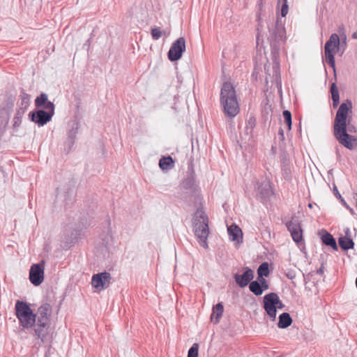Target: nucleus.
Instances as JSON below:
<instances>
[{
  "instance_id": "nucleus-1",
  "label": "nucleus",
  "mask_w": 357,
  "mask_h": 357,
  "mask_svg": "<svg viewBox=\"0 0 357 357\" xmlns=\"http://www.w3.org/2000/svg\"><path fill=\"white\" fill-rule=\"evenodd\" d=\"M352 112V102L347 99L340 104L333 123V135L336 140L349 150L357 145V137L349 134L356 132V127L347 121L349 113Z\"/></svg>"
},
{
  "instance_id": "nucleus-2",
  "label": "nucleus",
  "mask_w": 357,
  "mask_h": 357,
  "mask_svg": "<svg viewBox=\"0 0 357 357\" xmlns=\"http://www.w3.org/2000/svg\"><path fill=\"white\" fill-rule=\"evenodd\" d=\"M268 41L271 47V57L273 61L272 75L268 73V67L265 66L266 73L272 77V82H275L277 86L281 88L280 53V47L286 40L285 28L282 22L277 20L275 23L268 24Z\"/></svg>"
},
{
  "instance_id": "nucleus-3",
  "label": "nucleus",
  "mask_w": 357,
  "mask_h": 357,
  "mask_svg": "<svg viewBox=\"0 0 357 357\" xmlns=\"http://www.w3.org/2000/svg\"><path fill=\"white\" fill-rule=\"evenodd\" d=\"M220 104L224 114L230 119L235 117L239 113L240 107L236 91L231 83L229 82H224L221 88Z\"/></svg>"
},
{
  "instance_id": "nucleus-4",
  "label": "nucleus",
  "mask_w": 357,
  "mask_h": 357,
  "mask_svg": "<svg viewBox=\"0 0 357 357\" xmlns=\"http://www.w3.org/2000/svg\"><path fill=\"white\" fill-rule=\"evenodd\" d=\"M194 232L200 245L208 248L206 242L208 234V220L206 214L201 209H197L193 218Z\"/></svg>"
},
{
  "instance_id": "nucleus-5",
  "label": "nucleus",
  "mask_w": 357,
  "mask_h": 357,
  "mask_svg": "<svg viewBox=\"0 0 357 357\" xmlns=\"http://www.w3.org/2000/svg\"><path fill=\"white\" fill-rule=\"evenodd\" d=\"M15 314L20 324L24 328H31L36 321V315L33 313L29 305L22 301H17L15 303Z\"/></svg>"
},
{
  "instance_id": "nucleus-6",
  "label": "nucleus",
  "mask_w": 357,
  "mask_h": 357,
  "mask_svg": "<svg viewBox=\"0 0 357 357\" xmlns=\"http://www.w3.org/2000/svg\"><path fill=\"white\" fill-rule=\"evenodd\" d=\"M340 47V40L337 33L331 35L329 39L324 45L325 59L328 64L335 72V53L339 51Z\"/></svg>"
},
{
  "instance_id": "nucleus-7",
  "label": "nucleus",
  "mask_w": 357,
  "mask_h": 357,
  "mask_svg": "<svg viewBox=\"0 0 357 357\" xmlns=\"http://www.w3.org/2000/svg\"><path fill=\"white\" fill-rule=\"evenodd\" d=\"M264 308L272 321L276 319L277 309H283L284 305L276 293L271 292L264 296Z\"/></svg>"
},
{
  "instance_id": "nucleus-8",
  "label": "nucleus",
  "mask_w": 357,
  "mask_h": 357,
  "mask_svg": "<svg viewBox=\"0 0 357 357\" xmlns=\"http://www.w3.org/2000/svg\"><path fill=\"white\" fill-rule=\"evenodd\" d=\"M185 50V40L183 37H180L172 44L169 48L167 54L169 60L171 61L179 60Z\"/></svg>"
},
{
  "instance_id": "nucleus-9",
  "label": "nucleus",
  "mask_w": 357,
  "mask_h": 357,
  "mask_svg": "<svg viewBox=\"0 0 357 357\" xmlns=\"http://www.w3.org/2000/svg\"><path fill=\"white\" fill-rule=\"evenodd\" d=\"M45 261L42 260L38 264H34L29 270V280L31 282L38 286L44 280Z\"/></svg>"
},
{
  "instance_id": "nucleus-10",
  "label": "nucleus",
  "mask_w": 357,
  "mask_h": 357,
  "mask_svg": "<svg viewBox=\"0 0 357 357\" xmlns=\"http://www.w3.org/2000/svg\"><path fill=\"white\" fill-rule=\"evenodd\" d=\"M286 227L296 243H298L303 241V230L297 217L292 216L291 220L286 222Z\"/></svg>"
},
{
  "instance_id": "nucleus-11",
  "label": "nucleus",
  "mask_w": 357,
  "mask_h": 357,
  "mask_svg": "<svg viewBox=\"0 0 357 357\" xmlns=\"http://www.w3.org/2000/svg\"><path fill=\"white\" fill-rule=\"evenodd\" d=\"M112 276L108 272H102L94 274L91 279V285L96 289H106L111 284Z\"/></svg>"
},
{
  "instance_id": "nucleus-12",
  "label": "nucleus",
  "mask_w": 357,
  "mask_h": 357,
  "mask_svg": "<svg viewBox=\"0 0 357 357\" xmlns=\"http://www.w3.org/2000/svg\"><path fill=\"white\" fill-rule=\"evenodd\" d=\"M29 118L38 126H43L51 121L52 116L45 109H36L29 112Z\"/></svg>"
},
{
  "instance_id": "nucleus-13",
  "label": "nucleus",
  "mask_w": 357,
  "mask_h": 357,
  "mask_svg": "<svg viewBox=\"0 0 357 357\" xmlns=\"http://www.w3.org/2000/svg\"><path fill=\"white\" fill-rule=\"evenodd\" d=\"M243 270L244 272L242 274L236 273L234 276L236 284L241 288L250 284L254 278V272L250 268L246 266Z\"/></svg>"
},
{
  "instance_id": "nucleus-14",
  "label": "nucleus",
  "mask_w": 357,
  "mask_h": 357,
  "mask_svg": "<svg viewBox=\"0 0 357 357\" xmlns=\"http://www.w3.org/2000/svg\"><path fill=\"white\" fill-rule=\"evenodd\" d=\"M70 129L68 131V137L65 142V145L68 147L69 151L75 142L77 134L79 128V123L77 121H73L69 123Z\"/></svg>"
},
{
  "instance_id": "nucleus-15",
  "label": "nucleus",
  "mask_w": 357,
  "mask_h": 357,
  "mask_svg": "<svg viewBox=\"0 0 357 357\" xmlns=\"http://www.w3.org/2000/svg\"><path fill=\"white\" fill-rule=\"evenodd\" d=\"M52 312V306L49 303H45L42 305L38 309V318L37 320L38 322H47L49 323V317L50 316Z\"/></svg>"
},
{
  "instance_id": "nucleus-16",
  "label": "nucleus",
  "mask_w": 357,
  "mask_h": 357,
  "mask_svg": "<svg viewBox=\"0 0 357 357\" xmlns=\"http://www.w3.org/2000/svg\"><path fill=\"white\" fill-rule=\"evenodd\" d=\"M257 192L261 199H266L268 198L272 195L270 183L268 181H264L261 183H258Z\"/></svg>"
},
{
  "instance_id": "nucleus-17",
  "label": "nucleus",
  "mask_w": 357,
  "mask_h": 357,
  "mask_svg": "<svg viewBox=\"0 0 357 357\" xmlns=\"http://www.w3.org/2000/svg\"><path fill=\"white\" fill-rule=\"evenodd\" d=\"M320 234H321V238L324 244L330 246L334 250H337L338 248L336 241L330 233L323 229Z\"/></svg>"
},
{
  "instance_id": "nucleus-18",
  "label": "nucleus",
  "mask_w": 357,
  "mask_h": 357,
  "mask_svg": "<svg viewBox=\"0 0 357 357\" xmlns=\"http://www.w3.org/2000/svg\"><path fill=\"white\" fill-rule=\"evenodd\" d=\"M35 333L37 337L40 339L43 342L44 338L47 334V330L49 328V323L47 322H38L36 321Z\"/></svg>"
},
{
  "instance_id": "nucleus-19",
  "label": "nucleus",
  "mask_w": 357,
  "mask_h": 357,
  "mask_svg": "<svg viewBox=\"0 0 357 357\" xmlns=\"http://www.w3.org/2000/svg\"><path fill=\"white\" fill-rule=\"evenodd\" d=\"M278 327L280 328H287L292 324V318L288 312H283L279 316Z\"/></svg>"
},
{
  "instance_id": "nucleus-20",
  "label": "nucleus",
  "mask_w": 357,
  "mask_h": 357,
  "mask_svg": "<svg viewBox=\"0 0 357 357\" xmlns=\"http://www.w3.org/2000/svg\"><path fill=\"white\" fill-rule=\"evenodd\" d=\"M338 243L341 249L344 251L354 248V242L351 237L341 236L338 238Z\"/></svg>"
},
{
  "instance_id": "nucleus-21",
  "label": "nucleus",
  "mask_w": 357,
  "mask_h": 357,
  "mask_svg": "<svg viewBox=\"0 0 357 357\" xmlns=\"http://www.w3.org/2000/svg\"><path fill=\"white\" fill-rule=\"evenodd\" d=\"M224 311V307L222 303H218L213 307V312L211 316V320L215 319V323L218 324L220 321V319Z\"/></svg>"
},
{
  "instance_id": "nucleus-22",
  "label": "nucleus",
  "mask_w": 357,
  "mask_h": 357,
  "mask_svg": "<svg viewBox=\"0 0 357 357\" xmlns=\"http://www.w3.org/2000/svg\"><path fill=\"white\" fill-rule=\"evenodd\" d=\"M227 231L230 238L234 241H238L239 238L242 236L241 229L236 225L228 227Z\"/></svg>"
},
{
  "instance_id": "nucleus-23",
  "label": "nucleus",
  "mask_w": 357,
  "mask_h": 357,
  "mask_svg": "<svg viewBox=\"0 0 357 357\" xmlns=\"http://www.w3.org/2000/svg\"><path fill=\"white\" fill-rule=\"evenodd\" d=\"M181 187L185 190L194 192L197 187L195 178L191 176L185 178L181 183Z\"/></svg>"
},
{
  "instance_id": "nucleus-24",
  "label": "nucleus",
  "mask_w": 357,
  "mask_h": 357,
  "mask_svg": "<svg viewBox=\"0 0 357 357\" xmlns=\"http://www.w3.org/2000/svg\"><path fill=\"white\" fill-rule=\"evenodd\" d=\"M331 93L333 100V107L336 108L340 104V95L335 83H332L331 85Z\"/></svg>"
},
{
  "instance_id": "nucleus-25",
  "label": "nucleus",
  "mask_w": 357,
  "mask_h": 357,
  "mask_svg": "<svg viewBox=\"0 0 357 357\" xmlns=\"http://www.w3.org/2000/svg\"><path fill=\"white\" fill-rule=\"evenodd\" d=\"M174 161L171 156L162 157L159 160V167L162 169H169L173 167Z\"/></svg>"
},
{
  "instance_id": "nucleus-26",
  "label": "nucleus",
  "mask_w": 357,
  "mask_h": 357,
  "mask_svg": "<svg viewBox=\"0 0 357 357\" xmlns=\"http://www.w3.org/2000/svg\"><path fill=\"white\" fill-rule=\"evenodd\" d=\"M269 265L268 262H263L259 265L257 268V278H260L262 279L264 277H268L269 275Z\"/></svg>"
},
{
  "instance_id": "nucleus-27",
  "label": "nucleus",
  "mask_w": 357,
  "mask_h": 357,
  "mask_svg": "<svg viewBox=\"0 0 357 357\" xmlns=\"http://www.w3.org/2000/svg\"><path fill=\"white\" fill-rule=\"evenodd\" d=\"M249 289L250 291L257 296H261L264 292V290L261 287L259 282L256 280L251 281V282L249 284Z\"/></svg>"
},
{
  "instance_id": "nucleus-28",
  "label": "nucleus",
  "mask_w": 357,
  "mask_h": 357,
  "mask_svg": "<svg viewBox=\"0 0 357 357\" xmlns=\"http://www.w3.org/2000/svg\"><path fill=\"white\" fill-rule=\"evenodd\" d=\"M48 100V96L45 93H41L35 100V105L36 107H42Z\"/></svg>"
},
{
  "instance_id": "nucleus-29",
  "label": "nucleus",
  "mask_w": 357,
  "mask_h": 357,
  "mask_svg": "<svg viewBox=\"0 0 357 357\" xmlns=\"http://www.w3.org/2000/svg\"><path fill=\"white\" fill-rule=\"evenodd\" d=\"M333 193L335 195V196L341 202V203L343 204V206L347 208L351 213H353L354 212V210L353 208H351L347 204V202H345V200L344 199V198L341 196V195L340 194L336 185H334L333 186Z\"/></svg>"
},
{
  "instance_id": "nucleus-30",
  "label": "nucleus",
  "mask_w": 357,
  "mask_h": 357,
  "mask_svg": "<svg viewBox=\"0 0 357 357\" xmlns=\"http://www.w3.org/2000/svg\"><path fill=\"white\" fill-rule=\"evenodd\" d=\"M21 105L24 109H26L30 103V96L22 91L20 93Z\"/></svg>"
},
{
  "instance_id": "nucleus-31",
  "label": "nucleus",
  "mask_w": 357,
  "mask_h": 357,
  "mask_svg": "<svg viewBox=\"0 0 357 357\" xmlns=\"http://www.w3.org/2000/svg\"><path fill=\"white\" fill-rule=\"evenodd\" d=\"M284 120L287 126H288V129H291L292 121H291V114L289 110H284L282 112Z\"/></svg>"
},
{
  "instance_id": "nucleus-32",
  "label": "nucleus",
  "mask_w": 357,
  "mask_h": 357,
  "mask_svg": "<svg viewBox=\"0 0 357 357\" xmlns=\"http://www.w3.org/2000/svg\"><path fill=\"white\" fill-rule=\"evenodd\" d=\"M42 107H43L46 112H47L52 116H54L55 106L52 102L47 100Z\"/></svg>"
},
{
  "instance_id": "nucleus-33",
  "label": "nucleus",
  "mask_w": 357,
  "mask_h": 357,
  "mask_svg": "<svg viewBox=\"0 0 357 357\" xmlns=\"http://www.w3.org/2000/svg\"><path fill=\"white\" fill-rule=\"evenodd\" d=\"M165 32L162 31L160 27H153L151 29V34L153 40H158Z\"/></svg>"
},
{
  "instance_id": "nucleus-34",
  "label": "nucleus",
  "mask_w": 357,
  "mask_h": 357,
  "mask_svg": "<svg viewBox=\"0 0 357 357\" xmlns=\"http://www.w3.org/2000/svg\"><path fill=\"white\" fill-rule=\"evenodd\" d=\"M199 344L194 343L188 352V357H198Z\"/></svg>"
},
{
  "instance_id": "nucleus-35",
  "label": "nucleus",
  "mask_w": 357,
  "mask_h": 357,
  "mask_svg": "<svg viewBox=\"0 0 357 357\" xmlns=\"http://www.w3.org/2000/svg\"><path fill=\"white\" fill-rule=\"evenodd\" d=\"M281 2H282V6H281V16L284 17L287 15V14L288 13L289 6L287 4V0H278V5Z\"/></svg>"
},
{
  "instance_id": "nucleus-36",
  "label": "nucleus",
  "mask_w": 357,
  "mask_h": 357,
  "mask_svg": "<svg viewBox=\"0 0 357 357\" xmlns=\"http://www.w3.org/2000/svg\"><path fill=\"white\" fill-rule=\"evenodd\" d=\"M283 176L284 179L289 180L291 178V169L288 164H284L282 167Z\"/></svg>"
},
{
  "instance_id": "nucleus-37",
  "label": "nucleus",
  "mask_w": 357,
  "mask_h": 357,
  "mask_svg": "<svg viewBox=\"0 0 357 357\" xmlns=\"http://www.w3.org/2000/svg\"><path fill=\"white\" fill-rule=\"evenodd\" d=\"M259 282V284L261 287L263 289V290H267L269 288L268 283L267 280L263 277L262 279L260 278H257V280Z\"/></svg>"
},
{
  "instance_id": "nucleus-38",
  "label": "nucleus",
  "mask_w": 357,
  "mask_h": 357,
  "mask_svg": "<svg viewBox=\"0 0 357 357\" xmlns=\"http://www.w3.org/2000/svg\"><path fill=\"white\" fill-rule=\"evenodd\" d=\"M257 6L258 8V12L257 13V21L259 22L261 20V11H262V8H263L262 0H258Z\"/></svg>"
},
{
  "instance_id": "nucleus-39",
  "label": "nucleus",
  "mask_w": 357,
  "mask_h": 357,
  "mask_svg": "<svg viewBox=\"0 0 357 357\" xmlns=\"http://www.w3.org/2000/svg\"><path fill=\"white\" fill-rule=\"evenodd\" d=\"M22 123L21 116H15L13 118V128L17 129Z\"/></svg>"
},
{
  "instance_id": "nucleus-40",
  "label": "nucleus",
  "mask_w": 357,
  "mask_h": 357,
  "mask_svg": "<svg viewBox=\"0 0 357 357\" xmlns=\"http://www.w3.org/2000/svg\"><path fill=\"white\" fill-rule=\"evenodd\" d=\"M286 276L287 278L290 280H293L296 277V273L293 271H289L287 273H286Z\"/></svg>"
},
{
  "instance_id": "nucleus-41",
  "label": "nucleus",
  "mask_w": 357,
  "mask_h": 357,
  "mask_svg": "<svg viewBox=\"0 0 357 357\" xmlns=\"http://www.w3.org/2000/svg\"><path fill=\"white\" fill-rule=\"evenodd\" d=\"M73 195V189H69L68 191L66 192V195H65V199H71V197Z\"/></svg>"
},
{
  "instance_id": "nucleus-42",
  "label": "nucleus",
  "mask_w": 357,
  "mask_h": 357,
  "mask_svg": "<svg viewBox=\"0 0 357 357\" xmlns=\"http://www.w3.org/2000/svg\"><path fill=\"white\" fill-rule=\"evenodd\" d=\"M25 110L26 109H24L23 107H20V109L17 111L15 116H21L22 119Z\"/></svg>"
},
{
  "instance_id": "nucleus-43",
  "label": "nucleus",
  "mask_w": 357,
  "mask_h": 357,
  "mask_svg": "<svg viewBox=\"0 0 357 357\" xmlns=\"http://www.w3.org/2000/svg\"><path fill=\"white\" fill-rule=\"evenodd\" d=\"M344 231V234H345V236L344 237H351V231H350V229L349 227L345 228Z\"/></svg>"
},
{
  "instance_id": "nucleus-44",
  "label": "nucleus",
  "mask_w": 357,
  "mask_h": 357,
  "mask_svg": "<svg viewBox=\"0 0 357 357\" xmlns=\"http://www.w3.org/2000/svg\"><path fill=\"white\" fill-rule=\"evenodd\" d=\"M317 273L318 275H323V273H324V264H321V266L319 269H317Z\"/></svg>"
},
{
  "instance_id": "nucleus-45",
  "label": "nucleus",
  "mask_w": 357,
  "mask_h": 357,
  "mask_svg": "<svg viewBox=\"0 0 357 357\" xmlns=\"http://www.w3.org/2000/svg\"><path fill=\"white\" fill-rule=\"evenodd\" d=\"M278 135L281 137V139L283 140L284 139V130L282 128H280L278 130Z\"/></svg>"
},
{
  "instance_id": "nucleus-46",
  "label": "nucleus",
  "mask_w": 357,
  "mask_h": 357,
  "mask_svg": "<svg viewBox=\"0 0 357 357\" xmlns=\"http://www.w3.org/2000/svg\"><path fill=\"white\" fill-rule=\"evenodd\" d=\"M352 38H354V39H357V31L356 32H354L353 34H352Z\"/></svg>"
},
{
  "instance_id": "nucleus-47",
  "label": "nucleus",
  "mask_w": 357,
  "mask_h": 357,
  "mask_svg": "<svg viewBox=\"0 0 357 357\" xmlns=\"http://www.w3.org/2000/svg\"><path fill=\"white\" fill-rule=\"evenodd\" d=\"M86 45L89 46V45H90V39H88L86 43L84 44V45Z\"/></svg>"
},
{
  "instance_id": "nucleus-48",
  "label": "nucleus",
  "mask_w": 357,
  "mask_h": 357,
  "mask_svg": "<svg viewBox=\"0 0 357 357\" xmlns=\"http://www.w3.org/2000/svg\"><path fill=\"white\" fill-rule=\"evenodd\" d=\"M312 206H313V205H312V203H309V204H308V207H309V208H312Z\"/></svg>"
},
{
  "instance_id": "nucleus-49",
  "label": "nucleus",
  "mask_w": 357,
  "mask_h": 357,
  "mask_svg": "<svg viewBox=\"0 0 357 357\" xmlns=\"http://www.w3.org/2000/svg\"><path fill=\"white\" fill-rule=\"evenodd\" d=\"M346 40H347V38L345 37V38H344V43H346Z\"/></svg>"
},
{
  "instance_id": "nucleus-50",
  "label": "nucleus",
  "mask_w": 357,
  "mask_h": 357,
  "mask_svg": "<svg viewBox=\"0 0 357 357\" xmlns=\"http://www.w3.org/2000/svg\"><path fill=\"white\" fill-rule=\"evenodd\" d=\"M10 102H11V105H13V101L11 100Z\"/></svg>"
},
{
  "instance_id": "nucleus-51",
  "label": "nucleus",
  "mask_w": 357,
  "mask_h": 357,
  "mask_svg": "<svg viewBox=\"0 0 357 357\" xmlns=\"http://www.w3.org/2000/svg\"><path fill=\"white\" fill-rule=\"evenodd\" d=\"M259 40V36L257 35V40Z\"/></svg>"
}]
</instances>
